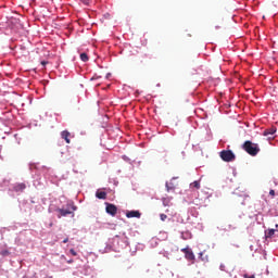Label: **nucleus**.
Listing matches in <instances>:
<instances>
[{
	"instance_id": "nucleus-1",
	"label": "nucleus",
	"mask_w": 278,
	"mask_h": 278,
	"mask_svg": "<svg viewBox=\"0 0 278 278\" xmlns=\"http://www.w3.org/2000/svg\"><path fill=\"white\" fill-rule=\"evenodd\" d=\"M242 149L243 151H245V153H248L249 155H252V157H255V155L260 153V146L249 140L242 144Z\"/></svg>"
},
{
	"instance_id": "nucleus-2",
	"label": "nucleus",
	"mask_w": 278,
	"mask_h": 278,
	"mask_svg": "<svg viewBox=\"0 0 278 278\" xmlns=\"http://www.w3.org/2000/svg\"><path fill=\"white\" fill-rule=\"evenodd\" d=\"M219 157L223 162H233V160H236V154H233V151L231 150H223L219 153Z\"/></svg>"
},
{
	"instance_id": "nucleus-3",
	"label": "nucleus",
	"mask_w": 278,
	"mask_h": 278,
	"mask_svg": "<svg viewBox=\"0 0 278 278\" xmlns=\"http://www.w3.org/2000/svg\"><path fill=\"white\" fill-rule=\"evenodd\" d=\"M72 210V211H71ZM77 210V206L72 205L71 208H58L56 212H59V218H62V216H68V214H73Z\"/></svg>"
},
{
	"instance_id": "nucleus-4",
	"label": "nucleus",
	"mask_w": 278,
	"mask_h": 278,
	"mask_svg": "<svg viewBox=\"0 0 278 278\" xmlns=\"http://www.w3.org/2000/svg\"><path fill=\"white\" fill-rule=\"evenodd\" d=\"M106 214H110V216H116L118 212V207L114 204L106 203Z\"/></svg>"
},
{
	"instance_id": "nucleus-5",
	"label": "nucleus",
	"mask_w": 278,
	"mask_h": 278,
	"mask_svg": "<svg viewBox=\"0 0 278 278\" xmlns=\"http://www.w3.org/2000/svg\"><path fill=\"white\" fill-rule=\"evenodd\" d=\"M181 252L185 253L186 260H188L189 262H194V253L192 252V250L184 248L181 249Z\"/></svg>"
},
{
	"instance_id": "nucleus-6",
	"label": "nucleus",
	"mask_w": 278,
	"mask_h": 278,
	"mask_svg": "<svg viewBox=\"0 0 278 278\" xmlns=\"http://www.w3.org/2000/svg\"><path fill=\"white\" fill-rule=\"evenodd\" d=\"M61 138L65 140L66 144H71V132L68 130H63L61 132Z\"/></svg>"
},
{
	"instance_id": "nucleus-7",
	"label": "nucleus",
	"mask_w": 278,
	"mask_h": 278,
	"mask_svg": "<svg viewBox=\"0 0 278 278\" xmlns=\"http://www.w3.org/2000/svg\"><path fill=\"white\" fill-rule=\"evenodd\" d=\"M275 134H277V127H270L264 130L263 136H275Z\"/></svg>"
},
{
	"instance_id": "nucleus-8",
	"label": "nucleus",
	"mask_w": 278,
	"mask_h": 278,
	"mask_svg": "<svg viewBox=\"0 0 278 278\" xmlns=\"http://www.w3.org/2000/svg\"><path fill=\"white\" fill-rule=\"evenodd\" d=\"M141 214L139 211H129L126 213L127 218H140Z\"/></svg>"
},
{
	"instance_id": "nucleus-9",
	"label": "nucleus",
	"mask_w": 278,
	"mask_h": 278,
	"mask_svg": "<svg viewBox=\"0 0 278 278\" xmlns=\"http://www.w3.org/2000/svg\"><path fill=\"white\" fill-rule=\"evenodd\" d=\"M96 197H97V199L105 200V199H108V192L98 190L96 192Z\"/></svg>"
},
{
	"instance_id": "nucleus-10",
	"label": "nucleus",
	"mask_w": 278,
	"mask_h": 278,
	"mask_svg": "<svg viewBox=\"0 0 278 278\" xmlns=\"http://www.w3.org/2000/svg\"><path fill=\"white\" fill-rule=\"evenodd\" d=\"M190 188H195V190H199L201 188V182H199V180H195L190 184Z\"/></svg>"
},
{
	"instance_id": "nucleus-11",
	"label": "nucleus",
	"mask_w": 278,
	"mask_h": 278,
	"mask_svg": "<svg viewBox=\"0 0 278 278\" xmlns=\"http://www.w3.org/2000/svg\"><path fill=\"white\" fill-rule=\"evenodd\" d=\"M266 238H273L275 236V229H269L265 232Z\"/></svg>"
},
{
	"instance_id": "nucleus-12",
	"label": "nucleus",
	"mask_w": 278,
	"mask_h": 278,
	"mask_svg": "<svg viewBox=\"0 0 278 278\" xmlns=\"http://www.w3.org/2000/svg\"><path fill=\"white\" fill-rule=\"evenodd\" d=\"M80 60L81 62H88L89 58L86 52L80 53Z\"/></svg>"
},
{
	"instance_id": "nucleus-13",
	"label": "nucleus",
	"mask_w": 278,
	"mask_h": 278,
	"mask_svg": "<svg viewBox=\"0 0 278 278\" xmlns=\"http://www.w3.org/2000/svg\"><path fill=\"white\" fill-rule=\"evenodd\" d=\"M71 255H73L74 257H77V252L75 251V249H71L70 250Z\"/></svg>"
},
{
	"instance_id": "nucleus-14",
	"label": "nucleus",
	"mask_w": 278,
	"mask_h": 278,
	"mask_svg": "<svg viewBox=\"0 0 278 278\" xmlns=\"http://www.w3.org/2000/svg\"><path fill=\"white\" fill-rule=\"evenodd\" d=\"M160 218H161V220L164 222V220H166L168 218V216L166 214H161Z\"/></svg>"
},
{
	"instance_id": "nucleus-15",
	"label": "nucleus",
	"mask_w": 278,
	"mask_h": 278,
	"mask_svg": "<svg viewBox=\"0 0 278 278\" xmlns=\"http://www.w3.org/2000/svg\"><path fill=\"white\" fill-rule=\"evenodd\" d=\"M0 255H3V256L10 255V251L4 250V251L0 252Z\"/></svg>"
},
{
	"instance_id": "nucleus-16",
	"label": "nucleus",
	"mask_w": 278,
	"mask_h": 278,
	"mask_svg": "<svg viewBox=\"0 0 278 278\" xmlns=\"http://www.w3.org/2000/svg\"><path fill=\"white\" fill-rule=\"evenodd\" d=\"M84 5H90V0H80Z\"/></svg>"
},
{
	"instance_id": "nucleus-17",
	"label": "nucleus",
	"mask_w": 278,
	"mask_h": 278,
	"mask_svg": "<svg viewBox=\"0 0 278 278\" xmlns=\"http://www.w3.org/2000/svg\"><path fill=\"white\" fill-rule=\"evenodd\" d=\"M17 188H18V190H25V185L24 184L18 185Z\"/></svg>"
},
{
	"instance_id": "nucleus-18",
	"label": "nucleus",
	"mask_w": 278,
	"mask_h": 278,
	"mask_svg": "<svg viewBox=\"0 0 278 278\" xmlns=\"http://www.w3.org/2000/svg\"><path fill=\"white\" fill-rule=\"evenodd\" d=\"M243 278H255V275L249 276V274L243 275Z\"/></svg>"
},
{
	"instance_id": "nucleus-19",
	"label": "nucleus",
	"mask_w": 278,
	"mask_h": 278,
	"mask_svg": "<svg viewBox=\"0 0 278 278\" xmlns=\"http://www.w3.org/2000/svg\"><path fill=\"white\" fill-rule=\"evenodd\" d=\"M269 194H270V197H275V190L271 189V190L269 191Z\"/></svg>"
},
{
	"instance_id": "nucleus-20",
	"label": "nucleus",
	"mask_w": 278,
	"mask_h": 278,
	"mask_svg": "<svg viewBox=\"0 0 278 278\" xmlns=\"http://www.w3.org/2000/svg\"><path fill=\"white\" fill-rule=\"evenodd\" d=\"M66 242H68V238H65V239L63 240V244H66Z\"/></svg>"
},
{
	"instance_id": "nucleus-21",
	"label": "nucleus",
	"mask_w": 278,
	"mask_h": 278,
	"mask_svg": "<svg viewBox=\"0 0 278 278\" xmlns=\"http://www.w3.org/2000/svg\"><path fill=\"white\" fill-rule=\"evenodd\" d=\"M42 66H47V61L41 62Z\"/></svg>"
},
{
	"instance_id": "nucleus-22",
	"label": "nucleus",
	"mask_w": 278,
	"mask_h": 278,
	"mask_svg": "<svg viewBox=\"0 0 278 278\" xmlns=\"http://www.w3.org/2000/svg\"><path fill=\"white\" fill-rule=\"evenodd\" d=\"M67 264H73V260L67 261Z\"/></svg>"
},
{
	"instance_id": "nucleus-23",
	"label": "nucleus",
	"mask_w": 278,
	"mask_h": 278,
	"mask_svg": "<svg viewBox=\"0 0 278 278\" xmlns=\"http://www.w3.org/2000/svg\"><path fill=\"white\" fill-rule=\"evenodd\" d=\"M166 188H167V191L170 190V188L168 187V184H166Z\"/></svg>"
}]
</instances>
